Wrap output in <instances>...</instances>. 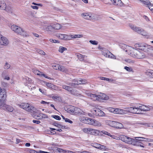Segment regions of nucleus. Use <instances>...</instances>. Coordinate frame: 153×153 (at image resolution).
<instances>
[{"label":"nucleus","instance_id":"56","mask_svg":"<svg viewBox=\"0 0 153 153\" xmlns=\"http://www.w3.org/2000/svg\"><path fill=\"white\" fill-rule=\"evenodd\" d=\"M93 146L99 149L100 147V144L98 143H95L94 144Z\"/></svg>","mask_w":153,"mask_h":153},{"label":"nucleus","instance_id":"6","mask_svg":"<svg viewBox=\"0 0 153 153\" xmlns=\"http://www.w3.org/2000/svg\"><path fill=\"white\" fill-rule=\"evenodd\" d=\"M84 133L95 136H100V131L98 129L90 128H85L82 129Z\"/></svg>","mask_w":153,"mask_h":153},{"label":"nucleus","instance_id":"42","mask_svg":"<svg viewBox=\"0 0 153 153\" xmlns=\"http://www.w3.org/2000/svg\"><path fill=\"white\" fill-rule=\"evenodd\" d=\"M42 82L44 83L45 84L46 86L48 88H51L52 86H53V85L51 83H47L45 81H42Z\"/></svg>","mask_w":153,"mask_h":153},{"label":"nucleus","instance_id":"39","mask_svg":"<svg viewBox=\"0 0 153 153\" xmlns=\"http://www.w3.org/2000/svg\"><path fill=\"white\" fill-rule=\"evenodd\" d=\"M36 50L38 53L40 54H42L43 55H44L45 54V53L41 50L36 48Z\"/></svg>","mask_w":153,"mask_h":153},{"label":"nucleus","instance_id":"13","mask_svg":"<svg viewBox=\"0 0 153 153\" xmlns=\"http://www.w3.org/2000/svg\"><path fill=\"white\" fill-rule=\"evenodd\" d=\"M65 40H68L72 39V38H81L82 37V35L81 34L77 35H67L65 34Z\"/></svg>","mask_w":153,"mask_h":153},{"label":"nucleus","instance_id":"54","mask_svg":"<svg viewBox=\"0 0 153 153\" xmlns=\"http://www.w3.org/2000/svg\"><path fill=\"white\" fill-rule=\"evenodd\" d=\"M52 117L57 120H60L61 119L60 117L58 115H52Z\"/></svg>","mask_w":153,"mask_h":153},{"label":"nucleus","instance_id":"15","mask_svg":"<svg viewBox=\"0 0 153 153\" xmlns=\"http://www.w3.org/2000/svg\"><path fill=\"white\" fill-rule=\"evenodd\" d=\"M93 112L97 116L103 117L105 115V114L103 111L97 108H94Z\"/></svg>","mask_w":153,"mask_h":153},{"label":"nucleus","instance_id":"2","mask_svg":"<svg viewBox=\"0 0 153 153\" xmlns=\"http://www.w3.org/2000/svg\"><path fill=\"white\" fill-rule=\"evenodd\" d=\"M151 107L146 106L144 105L139 104L136 106L125 108L127 111V114L131 113L133 114H140L141 111H149L151 109Z\"/></svg>","mask_w":153,"mask_h":153},{"label":"nucleus","instance_id":"41","mask_svg":"<svg viewBox=\"0 0 153 153\" xmlns=\"http://www.w3.org/2000/svg\"><path fill=\"white\" fill-rule=\"evenodd\" d=\"M100 78L101 80H104L108 81L110 82H112L113 81V79H110L109 78L106 77H100Z\"/></svg>","mask_w":153,"mask_h":153},{"label":"nucleus","instance_id":"24","mask_svg":"<svg viewBox=\"0 0 153 153\" xmlns=\"http://www.w3.org/2000/svg\"><path fill=\"white\" fill-rule=\"evenodd\" d=\"M134 139L136 140V141L135 142V144H136V145L137 143H140V142H139V141H143L144 139H146V138L141 137H134Z\"/></svg>","mask_w":153,"mask_h":153},{"label":"nucleus","instance_id":"45","mask_svg":"<svg viewBox=\"0 0 153 153\" xmlns=\"http://www.w3.org/2000/svg\"><path fill=\"white\" fill-rule=\"evenodd\" d=\"M60 65L58 64H54L52 65L53 68L55 70H59Z\"/></svg>","mask_w":153,"mask_h":153},{"label":"nucleus","instance_id":"52","mask_svg":"<svg viewBox=\"0 0 153 153\" xmlns=\"http://www.w3.org/2000/svg\"><path fill=\"white\" fill-rule=\"evenodd\" d=\"M49 41L52 43H59V41L58 40H56L55 39H49Z\"/></svg>","mask_w":153,"mask_h":153},{"label":"nucleus","instance_id":"44","mask_svg":"<svg viewBox=\"0 0 153 153\" xmlns=\"http://www.w3.org/2000/svg\"><path fill=\"white\" fill-rule=\"evenodd\" d=\"M10 65L7 62H6L5 63L4 65V68L5 69H9L10 68Z\"/></svg>","mask_w":153,"mask_h":153},{"label":"nucleus","instance_id":"30","mask_svg":"<svg viewBox=\"0 0 153 153\" xmlns=\"http://www.w3.org/2000/svg\"><path fill=\"white\" fill-rule=\"evenodd\" d=\"M52 25L53 29L58 30L61 28V25L58 23H56L53 24H52Z\"/></svg>","mask_w":153,"mask_h":153},{"label":"nucleus","instance_id":"5","mask_svg":"<svg viewBox=\"0 0 153 153\" xmlns=\"http://www.w3.org/2000/svg\"><path fill=\"white\" fill-rule=\"evenodd\" d=\"M11 30L17 34L27 36L28 34L20 27L16 25H13L10 27Z\"/></svg>","mask_w":153,"mask_h":153},{"label":"nucleus","instance_id":"50","mask_svg":"<svg viewBox=\"0 0 153 153\" xmlns=\"http://www.w3.org/2000/svg\"><path fill=\"white\" fill-rule=\"evenodd\" d=\"M4 10L9 13L11 12L12 11V8L10 7L6 6V9Z\"/></svg>","mask_w":153,"mask_h":153},{"label":"nucleus","instance_id":"9","mask_svg":"<svg viewBox=\"0 0 153 153\" xmlns=\"http://www.w3.org/2000/svg\"><path fill=\"white\" fill-rule=\"evenodd\" d=\"M19 106L20 108L28 112H33L36 110L35 108L27 103H22Z\"/></svg>","mask_w":153,"mask_h":153},{"label":"nucleus","instance_id":"43","mask_svg":"<svg viewBox=\"0 0 153 153\" xmlns=\"http://www.w3.org/2000/svg\"><path fill=\"white\" fill-rule=\"evenodd\" d=\"M116 125L115 127H118L119 128H121L123 127V126L122 124L117 122Z\"/></svg>","mask_w":153,"mask_h":153},{"label":"nucleus","instance_id":"16","mask_svg":"<svg viewBox=\"0 0 153 153\" xmlns=\"http://www.w3.org/2000/svg\"><path fill=\"white\" fill-rule=\"evenodd\" d=\"M9 43L8 39L0 34V46L1 45H7Z\"/></svg>","mask_w":153,"mask_h":153},{"label":"nucleus","instance_id":"48","mask_svg":"<svg viewBox=\"0 0 153 153\" xmlns=\"http://www.w3.org/2000/svg\"><path fill=\"white\" fill-rule=\"evenodd\" d=\"M124 69L128 72H131L132 71V69L131 67H128L127 66H125L124 67Z\"/></svg>","mask_w":153,"mask_h":153},{"label":"nucleus","instance_id":"12","mask_svg":"<svg viewBox=\"0 0 153 153\" xmlns=\"http://www.w3.org/2000/svg\"><path fill=\"white\" fill-rule=\"evenodd\" d=\"M62 88L71 94L74 95L77 94V91L76 90L72 89V88L69 86L64 85L62 86Z\"/></svg>","mask_w":153,"mask_h":153},{"label":"nucleus","instance_id":"55","mask_svg":"<svg viewBox=\"0 0 153 153\" xmlns=\"http://www.w3.org/2000/svg\"><path fill=\"white\" fill-rule=\"evenodd\" d=\"M39 91L43 94H46V91L44 89H42L41 88L39 89Z\"/></svg>","mask_w":153,"mask_h":153},{"label":"nucleus","instance_id":"32","mask_svg":"<svg viewBox=\"0 0 153 153\" xmlns=\"http://www.w3.org/2000/svg\"><path fill=\"white\" fill-rule=\"evenodd\" d=\"M146 74L149 77L153 78V70H149L146 72Z\"/></svg>","mask_w":153,"mask_h":153},{"label":"nucleus","instance_id":"28","mask_svg":"<svg viewBox=\"0 0 153 153\" xmlns=\"http://www.w3.org/2000/svg\"><path fill=\"white\" fill-rule=\"evenodd\" d=\"M76 56H77L78 59L81 61H83L84 58L85 57H87V56H86L85 55H83L79 53L77 54L76 55Z\"/></svg>","mask_w":153,"mask_h":153},{"label":"nucleus","instance_id":"51","mask_svg":"<svg viewBox=\"0 0 153 153\" xmlns=\"http://www.w3.org/2000/svg\"><path fill=\"white\" fill-rule=\"evenodd\" d=\"M89 42L92 44L94 45H97L98 44V42L96 41L95 40H90Z\"/></svg>","mask_w":153,"mask_h":153},{"label":"nucleus","instance_id":"59","mask_svg":"<svg viewBox=\"0 0 153 153\" xmlns=\"http://www.w3.org/2000/svg\"><path fill=\"white\" fill-rule=\"evenodd\" d=\"M33 123H36L37 124H39L40 123V121L39 120H33Z\"/></svg>","mask_w":153,"mask_h":153},{"label":"nucleus","instance_id":"19","mask_svg":"<svg viewBox=\"0 0 153 153\" xmlns=\"http://www.w3.org/2000/svg\"><path fill=\"white\" fill-rule=\"evenodd\" d=\"M7 92L4 88H0V99H6Z\"/></svg>","mask_w":153,"mask_h":153},{"label":"nucleus","instance_id":"61","mask_svg":"<svg viewBox=\"0 0 153 153\" xmlns=\"http://www.w3.org/2000/svg\"><path fill=\"white\" fill-rule=\"evenodd\" d=\"M148 7L149 9L152 11L153 12V6L152 5L148 6Z\"/></svg>","mask_w":153,"mask_h":153},{"label":"nucleus","instance_id":"53","mask_svg":"<svg viewBox=\"0 0 153 153\" xmlns=\"http://www.w3.org/2000/svg\"><path fill=\"white\" fill-rule=\"evenodd\" d=\"M57 127L58 128H61L62 129L66 128V127L65 126L62 125H61L60 124H59V123H58V125H57Z\"/></svg>","mask_w":153,"mask_h":153},{"label":"nucleus","instance_id":"57","mask_svg":"<svg viewBox=\"0 0 153 153\" xmlns=\"http://www.w3.org/2000/svg\"><path fill=\"white\" fill-rule=\"evenodd\" d=\"M65 121L66 122L69 123L71 124L73 123V122L72 121H71L70 119H69L68 118H66V119H65Z\"/></svg>","mask_w":153,"mask_h":153},{"label":"nucleus","instance_id":"64","mask_svg":"<svg viewBox=\"0 0 153 153\" xmlns=\"http://www.w3.org/2000/svg\"><path fill=\"white\" fill-rule=\"evenodd\" d=\"M100 147L99 149H100L102 150H105V146L102 145H100Z\"/></svg>","mask_w":153,"mask_h":153},{"label":"nucleus","instance_id":"29","mask_svg":"<svg viewBox=\"0 0 153 153\" xmlns=\"http://www.w3.org/2000/svg\"><path fill=\"white\" fill-rule=\"evenodd\" d=\"M116 121H113L112 120L108 121L107 122V123L110 126L115 127L116 124Z\"/></svg>","mask_w":153,"mask_h":153},{"label":"nucleus","instance_id":"11","mask_svg":"<svg viewBox=\"0 0 153 153\" xmlns=\"http://www.w3.org/2000/svg\"><path fill=\"white\" fill-rule=\"evenodd\" d=\"M73 82L74 83H70L68 85L72 87H73L75 85L79 84H85L87 83V80L85 79H74Z\"/></svg>","mask_w":153,"mask_h":153},{"label":"nucleus","instance_id":"38","mask_svg":"<svg viewBox=\"0 0 153 153\" xmlns=\"http://www.w3.org/2000/svg\"><path fill=\"white\" fill-rule=\"evenodd\" d=\"M141 1L143 4L147 5V6L152 5V4L148 1H142L140 0Z\"/></svg>","mask_w":153,"mask_h":153},{"label":"nucleus","instance_id":"25","mask_svg":"<svg viewBox=\"0 0 153 153\" xmlns=\"http://www.w3.org/2000/svg\"><path fill=\"white\" fill-rule=\"evenodd\" d=\"M89 97L94 101L98 100V95L93 94H90Z\"/></svg>","mask_w":153,"mask_h":153},{"label":"nucleus","instance_id":"20","mask_svg":"<svg viewBox=\"0 0 153 153\" xmlns=\"http://www.w3.org/2000/svg\"><path fill=\"white\" fill-rule=\"evenodd\" d=\"M98 100H108L109 99V97L104 94L100 93L98 95Z\"/></svg>","mask_w":153,"mask_h":153},{"label":"nucleus","instance_id":"60","mask_svg":"<svg viewBox=\"0 0 153 153\" xmlns=\"http://www.w3.org/2000/svg\"><path fill=\"white\" fill-rule=\"evenodd\" d=\"M40 103L41 104H48L50 103V102H45V101H43V100H42L41 101Z\"/></svg>","mask_w":153,"mask_h":153},{"label":"nucleus","instance_id":"10","mask_svg":"<svg viewBox=\"0 0 153 153\" xmlns=\"http://www.w3.org/2000/svg\"><path fill=\"white\" fill-rule=\"evenodd\" d=\"M70 112L76 114L85 115L87 113L86 112L82 111L80 108L77 107H72L70 110Z\"/></svg>","mask_w":153,"mask_h":153},{"label":"nucleus","instance_id":"31","mask_svg":"<svg viewBox=\"0 0 153 153\" xmlns=\"http://www.w3.org/2000/svg\"><path fill=\"white\" fill-rule=\"evenodd\" d=\"M65 34L57 33L56 34V36L58 38L65 40Z\"/></svg>","mask_w":153,"mask_h":153},{"label":"nucleus","instance_id":"8","mask_svg":"<svg viewBox=\"0 0 153 153\" xmlns=\"http://www.w3.org/2000/svg\"><path fill=\"white\" fill-rule=\"evenodd\" d=\"M98 48L102 52V55L105 57L114 59H116V58L114 55L105 48L99 46Z\"/></svg>","mask_w":153,"mask_h":153},{"label":"nucleus","instance_id":"47","mask_svg":"<svg viewBox=\"0 0 153 153\" xmlns=\"http://www.w3.org/2000/svg\"><path fill=\"white\" fill-rule=\"evenodd\" d=\"M27 152L28 153H38V152H37L36 151L33 150V149H28L27 150Z\"/></svg>","mask_w":153,"mask_h":153},{"label":"nucleus","instance_id":"23","mask_svg":"<svg viewBox=\"0 0 153 153\" xmlns=\"http://www.w3.org/2000/svg\"><path fill=\"white\" fill-rule=\"evenodd\" d=\"M117 108L108 107L105 108V109L108 110L110 112L114 114H117Z\"/></svg>","mask_w":153,"mask_h":153},{"label":"nucleus","instance_id":"35","mask_svg":"<svg viewBox=\"0 0 153 153\" xmlns=\"http://www.w3.org/2000/svg\"><path fill=\"white\" fill-rule=\"evenodd\" d=\"M53 29L52 24L48 26L46 28V30L47 31H52Z\"/></svg>","mask_w":153,"mask_h":153},{"label":"nucleus","instance_id":"22","mask_svg":"<svg viewBox=\"0 0 153 153\" xmlns=\"http://www.w3.org/2000/svg\"><path fill=\"white\" fill-rule=\"evenodd\" d=\"M6 4L3 0H0V9L4 10L6 7Z\"/></svg>","mask_w":153,"mask_h":153},{"label":"nucleus","instance_id":"1","mask_svg":"<svg viewBox=\"0 0 153 153\" xmlns=\"http://www.w3.org/2000/svg\"><path fill=\"white\" fill-rule=\"evenodd\" d=\"M134 46L137 49H135L131 47L126 45L125 51L131 57L137 59H143L145 57V55L144 52L139 49V47H136L135 45Z\"/></svg>","mask_w":153,"mask_h":153},{"label":"nucleus","instance_id":"17","mask_svg":"<svg viewBox=\"0 0 153 153\" xmlns=\"http://www.w3.org/2000/svg\"><path fill=\"white\" fill-rule=\"evenodd\" d=\"M91 119V118L82 116L80 117L79 118V120L80 122L89 125Z\"/></svg>","mask_w":153,"mask_h":153},{"label":"nucleus","instance_id":"7","mask_svg":"<svg viewBox=\"0 0 153 153\" xmlns=\"http://www.w3.org/2000/svg\"><path fill=\"white\" fill-rule=\"evenodd\" d=\"M120 138L121 140L126 143L132 144L134 146L136 145V144H135V142L136 141V140L135 139L134 137L132 138L127 136L120 135Z\"/></svg>","mask_w":153,"mask_h":153},{"label":"nucleus","instance_id":"21","mask_svg":"<svg viewBox=\"0 0 153 153\" xmlns=\"http://www.w3.org/2000/svg\"><path fill=\"white\" fill-rule=\"evenodd\" d=\"M6 105V99H0V108L4 109Z\"/></svg>","mask_w":153,"mask_h":153},{"label":"nucleus","instance_id":"14","mask_svg":"<svg viewBox=\"0 0 153 153\" xmlns=\"http://www.w3.org/2000/svg\"><path fill=\"white\" fill-rule=\"evenodd\" d=\"M81 16L84 19L88 20H93L94 19V16L91 13H85L81 14Z\"/></svg>","mask_w":153,"mask_h":153},{"label":"nucleus","instance_id":"62","mask_svg":"<svg viewBox=\"0 0 153 153\" xmlns=\"http://www.w3.org/2000/svg\"><path fill=\"white\" fill-rule=\"evenodd\" d=\"M42 76H44L46 78L48 79H51V78L48 77V76H46L45 75L43 74V73H42Z\"/></svg>","mask_w":153,"mask_h":153},{"label":"nucleus","instance_id":"34","mask_svg":"<svg viewBox=\"0 0 153 153\" xmlns=\"http://www.w3.org/2000/svg\"><path fill=\"white\" fill-rule=\"evenodd\" d=\"M25 80L28 84H33V82L31 79L27 77H25V79H24V81Z\"/></svg>","mask_w":153,"mask_h":153},{"label":"nucleus","instance_id":"58","mask_svg":"<svg viewBox=\"0 0 153 153\" xmlns=\"http://www.w3.org/2000/svg\"><path fill=\"white\" fill-rule=\"evenodd\" d=\"M51 89L56 90H58V87L54 85H53V86L52 87Z\"/></svg>","mask_w":153,"mask_h":153},{"label":"nucleus","instance_id":"40","mask_svg":"<svg viewBox=\"0 0 153 153\" xmlns=\"http://www.w3.org/2000/svg\"><path fill=\"white\" fill-rule=\"evenodd\" d=\"M66 50L67 48H66L62 46H60L59 48V51L61 53H62L64 51H66Z\"/></svg>","mask_w":153,"mask_h":153},{"label":"nucleus","instance_id":"37","mask_svg":"<svg viewBox=\"0 0 153 153\" xmlns=\"http://www.w3.org/2000/svg\"><path fill=\"white\" fill-rule=\"evenodd\" d=\"M59 70L65 72H66L67 71V69L64 67L60 66V65Z\"/></svg>","mask_w":153,"mask_h":153},{"label":"nucleus","instance_id":"46","mask_svg":"<svg viewBox=\"0 0 153 153\" xmlns=\"http://www.w3.org/2000/svg\"><path fill=\"white\" fill-rule=\"evenodd\" d=\"M56 149H57L59 150L58 153H65V151H67V150H64L60 148H56Z\"/></svg>","mask_w":153,"mask_h":153},{"label":"nucleus","instance_id":"26","mask_svg":"<svg viewBox=\"0 0 153 153\" xmlns=\"http://www.w3.org/2000/svg\"><path fill=\"white\" fill-rule=\"evenodd\" d=\"M113 4L118 6L121 7L122 6L123 3L121 0H115Z\"/></svg>","mask_w":153,"mask_h":153},{"label":"nucleus","instance_id":"36","mask_svg":"<svg viewBox=\"0 0 153 153\" xmlns=\"http://www.w3.org/2000/svg\"><path fill=\"white\" fill-rule=\"evenodd\" d=\"M33 72L36 74L39 75L40 76H42V72L35 69H33Z\"/></svg>","mask_w":153,"mask_h":153},{"label":"nucleus","instance_id":"63","mask_svg":"<svg viewBox=\"0 0 153 153\" xmlns=\"http://www.w3.org/2000/svg\"><path fill=\"white\" fill-rule=\"evenodd\" d=\"M31 7L32 8L34 9H36L37 10L38 9V7L37 6H32L31 5Z\"/></svg>","mask_w":153,"mask_h":153},{"label":"nucleus","instance_id":"33","mask_svg":"<svg viewBox=\"0 0 153 153\" xmlns=\"http://www.w3.org/2000/svg\"><path fill=\"white\" fill-rule=\"evenodd\" d=\"M4 108L9 111L12 112L13 110V108L10 105H6Z\"/></svg>","mask_w":153,"mask_h":153},{"label":"nucleus","instance_id":"18","mask_svg":"<svg viewBox=\"0 0 153 153\" xmlns=\"http://www.w3.org/2000/svg\"><path fill=\"white\" fill-rule=\"evenodd\" d=\"M90 125L99 127L102 125V123L92 118L91 119Z\"/></svg>","mask_w":153,"mask_h":153},{"label":"nucleus","instance_id":"49","mask_svg":"<svg viewBox=\"0 0 153 153\" xmlns=\"http://www.w3.org/2000/svg\"><path fill=\"white\" fill-rule=\"evenodd\" d=\"M117 114H123V109L117 108Z\"/></svg>","mask_w":153,"mask_h":153},{"label":"nucleus","instance_id":"4","mask_svg":"<svg viewBox=\"0 0 153 153\" xmlns=\"http://www.w3.org/2000/svg\"><path fill=\"white\" fill-rule=\"evenodd\" d=\"M129 27L134 31L144 36L147 38H150L151 36L150 34L140 27H137L131 24L129 25Z\"/></svg>","mask_w":153,"mask_h":153},{"label":"nucleus","instance_id":"27","mask_svg":"<svg viewBox=\"0 0 153 153\" xmlns=\"http://www.w3.org/2000/svg\"><path fill=\"white\" fill-rule=\"evenodd\" d=\"M103 134H104L105 135H108V136H109L111 137H115L114 136L112 135L110 133H109L108 132L105 131H100V136H102Z\"/></svg>","mask_w":153,"mask_h":153},{"label":"nucleus","instance_id":"3","mask_svg":"<svg viewBox=\"0 0 153 153\" xmlns=\"http://www.w3.org/2000/svg\"><path fill=\"white\" fill-rule=\"evenodd\" d=\"M136 47H139V49L147 52L149 55L153 57V47L143 43H137Z\"/></svg>","mask_w":153,"mask_h":153}]
</instances>
